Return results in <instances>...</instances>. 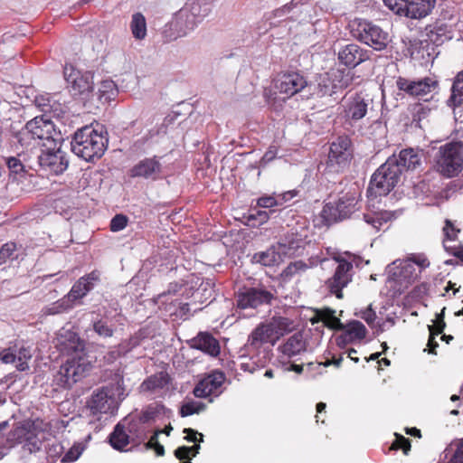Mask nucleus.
<instances>
[{"label":"nucleus","instance_id":"nucleus-1","mask_svg":"<svg viewBox=\"0 0 463 463\" xmlns=\"http://www.w3.org/2000/svg\"><path fill=\"white\" fill-rule=\"evenodd\" d=\"M289 325V319L282 317H273L268 323L260 324L248 337L245 354L241 355L244 360L241 362V369L254 373L264 367L270 354V349L267 345H274L288 330Z\"/></svg>","mask_w":463,"mask_h":463},{"label":"nucleus","instance_id":"nucleus-2","mask_svg":"<svg viewBox=\"0 0 463 463\" xmlns=\"http://www.w3.org/2000/svg\"><path fill=\"white\" fill-rule=\"evenodd\" d=\"M211 11V5L204 0L186 3L165 25V37L173 41L188 35L209 15Z\"/></svg>","mask_w":463,"mask_h":463},{"label":"nucleus","instance_id":"nucleus-3","mask_svg":"<svg viewBox=\"0 0 463 463\" xmlns=\"http://www.w3.org/2000/svg\"><path fill=\"white\" fill-rule=\"evenodd\" d=\"M45 117H35L26 123L18 134V141L22 146H29L35 142L45 148L53 149L57 145H61V132L57 131L53 122Z\"/></svg>","mask_w":463,"mask_h":463},{"label":"nucleus","instance_id":"nucleus-4","mask_svg":"<svg viewBox=\"0 0 463 463\" xmlns=\"http://www.w3.org/2000/svg\"><path fill=\"white\" fill-rule=\"evenodd\" d=\"M108 138L91 126L78 129L71 139V152L87 162L100 158L107 148Z\"/></svg>","mask_w":463,"mask_h":463},{"label":"nucleus","instance_id":"nucleus-5","mask_svg":"<svg viewBox=\"0 0 463 463\" xmlns=\"http://www.w3.org/2000/svg\"><path fill=\"white\" fill-rule=\"evenodd\" d=\"M126 396L123 383L118 381L93 391L87 400V408L94 416L114 414Z\"/></svg>","mask_w":463,"mask_h":463},{"label":"nucleus","instance_id":"nucleus-6","mask_svg":"<svg viewBox=\"0 0 463 463\" xmlns=\"http://www.w3.org/2000/svg\"><path fill=\"white\" fill-rule=\"evenodd\" d=\"M353 80L350 71L345 69H332L327 72L319 74L314 82L308 85L313 95L318 98L331 97L339 90L346 89Z\"/></svg>","mask_w":463,"mask_h":463},{"label":"nucleus","instance_id":"nucleus-7","mask_svg":"<svg viewBox=\"0 0 463 463\" xmlns=\"http://www.w3.org/2000/svg\"><path fill=\"white\" fill-rule=\"evenodd\" d=\"M22 445V449L30 454L41 450L43 440L38 437L35 428L30 422H24L12 430L5 439V443L0 446V459L4 458L8 450L16 446Z\"/></svg>","mask_w":463,"mask_h":463},{"label":"nucleus","instance_id":"nucleus-8","mask_svg":"<svg viewBox=\"0 0 463 463\" xmlns=\"http://www.w3.org/2000/svg\"><path fill=\"white\" fill-rule=\"evenodd\" d=\"M394 159L388 158L373 175L367 194L369 196H382L388 194L399 183L401 170Z\"/></svg>","mask_w":463,"mask_h":463},{"label":"nucleus","instance_id":"nucleus-9","mask_svg":"<svg viewBox=\"0 0 463 463\" xmlns=\"http://www.w3.org/2000/svg\"><path fill=\"white\" fill-rule=\"evenodd\" d=\"M351 33L356 40L375 51L384 50L389 43L388 33L367 20L355 19L353 21Z\"/></svg>","mask_w":463,"mask_h":463},{"label":"nucleus","instance_id":"nucleus-10","mask_svg":"<svg viewBox=\"0 0 463 463\" xmlns=\"http://www.w3.org/2000/svg\"><path fill=\"white\" fill-rule=\"evenodd\" d=\"M332 259L337 263L335 272L326 280V286L331 294L337 298H343V288L348 286L353 279L354 256L348 252H334Z\"/></svg>","mask_w":463,"mask_h":463},{"label":"nucleus","instance_id":"nucleus-11","mask_svg":"<svg viewBox=\"0 0 463 463\" xmlns=\"http://www.w3.org/2000/svg\"><path fill=\"white\" fill-rule=\"evenodd\" d=\"M438 171L452 177L463 169V142H449L441 146L436 158Z\"/></svg>","mask_w":463,"mask_h":463},{"label":"nucleus","instance_id":"nucleus-12","mask_svg":"<svg viewBox=\"0 0 463 463\" xmlns=\"http://www.w3.org/2000/svg\"><path fill=\"white\" fill-rule=\"evenodd\" d=\"M353 158L352 141L347 136H340L329 145L326 159V169L329 172L340 173L348 167Z\"/></svg>","mask_w":463,"mask_h":463},{"label":"nucleus","instance_id":"nucleus-13","mask_svg":"<svg viewBox=\"0 0 463 463\" xmlns=\"http://www.w3.org/2000/svg\"><path fill=\"white\" fill-rule=\"evenodd\" d=\"M394 14L411 19H420L430 14L436 0H383Z\"/></svg>","mask_w":463,"mask_h":463},{"label":"nucleus","instance_id":"nucleus-14","mask_svg":"<svg viewBox=\"0 0 463 463\" xmlns=\"http://www.w3.org/2000/svg\"><path fill=\"white\" fill-rule=\"evenodd\" d=\"M86 361L87 359L83 356L69 358L61 365L55 375L57 384L64 388H71L84 376L89 369Z\"/></svg>","mask_w":463,"mask_h":463},{"label":"nucleus","instance_id":"nucleus-15","mask_svg":"<svg viewBox=\"0 0 463 463\" xmlns=\"http://www.w3.org/2000/svg\"><path fill=\"white\" fill-rule=\"evenodd\" d=\"M371 99L362 94L354 93L344 100L342 114L345 121L352 127L363 119L368 113Z\"/></svg>","mask_w":463,"mask_h":463},{"label":"nucleus","instance_id":"nucleus-16","mask_svg":"<svg viewBox=\"0 0 463 463\" xmlns=\"http://www.w3.org/2000/svg\"><path fill=\"white\" fill-rule=\"evenodd\" d=\"M57 145L53 149L45 148L38 156V163L42 170L54 175L62 174L69 165L66 153Z\"/></svg>","mask_w":463,"mask_h":463},{"label":"nucleus","instance_id":"nucleus-17","mask_svg":"<svg viewBox=\"0 0 463 463\" xmlns=\"http://www.w3.org/2000/svg\"><path fill=\"white\" fill-rule=\"evenodd\" d=\"M396 86L399 90L411 97L424 99L425 96L436 90L438 82L429 77L418 80L399 77L396 80Z\"/></svg>","mask_w":463,"mask_h":463},{"label":"nucleus","instance_id":"nucleus-18","mask_svg":"<svg viewBox=\"0 0 463 463\" xmlns=\"http://www.w3.org/2000/svg\"><path fill=\"white\" fill-rule=\"evenodd\" d=\"M273 298V293L264 288H248L238 293L237 307L241 309H255L269 304Z\"/></svg>","mask_w":463,"mask_h":463},{"label":"nucleus","instance_id":"nucleus-19","mask_svg":"<svg viewBox=\"0 0 463 463\" xmlns=\"http://www.w3.org/2000/svg\"><path fill=\"white\" fill-rule=\"evenodd\" d=\"M64 78L73 95H82L93 90V76L90 72L83 73L71 65H66Z\"/></svg>","mask_w":463,"mask_h":463},{"label":"nucleus","instance_id":"nucleus-20","mask_svg":"<svg viewBox=\"0 0 463 463\" xmlns=\"http://www.w3.org/2000/svg\"><path fill=\"white\" fill-rule=\"evenodd\" d=\"M32 356L31 348L23 343L14 344L0 351V362L6 364L15 363L16 369L21 372L29 369L28 361Z\"/></svg>","mask_w":463,"mask_h":463},{"label":"nucleus","instance_id":"nucleus-21","mask_svg":"<svg viewBox=\"0 0 463 463\" xmlns=\"http://www.w3.org/2000/svg\"><path fill=\"white\" fill-rule=\"evenodd\" d=\"M100 281V272L97 269L80 277L65 295L75 307Z\"/></svg>","mask_w":463,"mask_h":463},{"label":"nucleus","instance_id":"nucleus-22","mask_svg":"<svg viewBox=\"0 0 463 463\" xmlns=\"http://www.w3.org/2000/svg\"><path fill=\"white\" fill-rule=\"evenodd\" d=\"M100 281V272L97 269L80 277L65 295L75 307Z\"/></svg>","mask_w":463,"mask_h":463},{"label":"nucleus","instance_id":"nucleus-23","mask_svg":"<svg viewBox=\"0 0 463 463\" xmlns=\"http://www.w3.org/2000/svg\"><path fill=\"white\" fill-rule=\"evenodd\" d=\"M56 347L63 354L71 357L82 356L84 342L80 340L78 334L68 328H61L56 337Z\"/></svg>","mask_w":463,"mask_h":463},{"label":"nucleus","instance_id":"nucleus-24","mask_svg":"<svg viewBox=\"0 0 463 463\" xmlns=\"http://www.w3.org/2000/svg\"><path fill=\"white\" fill-rule=\"evenodd\" d=\"M306 78L297 71L287 72L280 75L275 83V89L280 94H285L287 98L301 91L305 87H307Z\"/></svg>","mask_w":463,"mask_h":463},{"label":"nucleus","instance_id":"nucleus-25","mask_svg":"<svg viewBox=\"0 0 463 463\" xmlns=\"http://www.w3.org/2000/svg\"><path fill=\"white\" fill-rule=\"evenodd\" d=\"M225 375L219 371H213L203 377L194 387V394L198 398H206L210 395L218 396L222 393V386Z\"/></svg>","mask_w":463,"mask_h":463},{"label":"nucleus","instance_id":"nucleus-26","mask_svg":"<svg viewBox=\"0 0 463 463\" xmlns=\"http://www.w3.org/2000/svg\"><path fill=\"white\" fill-rule=\"evenodd\" d=\"M163 166L160 157L154 156L146 157L137 163L129 171L131 177L144 178L149 180H158L162 175Z\"/></svg>","mask_w":463,"mask_h":463},{"label":"nucleus","instance_id":"nucleus-27","mask_svg":"<svg viewBox=\"0 0 463 463\" xmlns=\"http://www.w3.org/2000/svg\"><path fill=\"white\" fill-rule=\"evenodd\" d=\"M388 276L391 279L398 282L411 283L420 276L415 262L409 260H395L387 267Z\"/></svg>","mask_w":463,"mask_h":463},{"label":"nucleus","instance_id":"nucleus-28","mask_svg":"<svg viewBox=\"0 0 463 463\" xmlns=\"http://www.w3.org/2000/svg\"><path fill=\"white\" fill-rule=\"evenodd\" d=\"M337 57L342 64L354 68L370 59V52L355 43H349L339 50Z\"/></svg>","mask_w":463,"mask_h":463},{"label":"nucleus","instance_id":"nucleus-29","mask_svg":"<svg viewBox=\"0 0 463 463\" xmlns=\"http://www.w3.org/2000/svg\"><path fill=\"white\" fill-rule=\"evenodd\" d=\"M181 288L177 283L169 284L167 291H165L155 298V302L161 307V306L165 305L164 307L166 312H169L171 315L176 313V306L180 308L181 316L186 315L189 311V304L188 303H181L178 302L177 299H172L171 297L175 296Z\"/></svg>","mask_w":463,"mask_h":463},{"label":"nucleus","instance_id":"nucleus-30","mask_svg":"<svg viewBox=\"0 0 463 463\" xmlns=\"http://www.w3.org/2000/svg\"><path fill=\"white\" fill-rule=\"evenodd\" d=\"M279 349L282 353L279 363L286 365L288 364L286 360H290L306 352L307 344L303 335L297 333L289 336Z\"/></svg>","mask_w":463,"mask_h":463},{"label":"nucleus","instance_id":"nucleus-31","mask_svg":"<svg viewBox=\"0 0 463 463\" xmlns=\"http://www.w3.org/2000/svg\"><path fill=\"white\" fill-rule=\"evenodd\" d=\"M422 156L423 152L421 150L409 147L401 150L398 156L393 155L389 158L394 159L395 165L400 168L401 174H402L405 170H413L419 166L421 164Z\"/></svg>","mask_w":463,"mask_h":463},{"label":"nucleus","instance_id":"nucleus-32","mask_svg":"<svg viewBox=\"0 0 463 463\" xmlns=\"http://www.w3.org/2000/svg\"><path fill=\"white\" fill-rule=\"evenodd\" d=\"M191 348H194L213 357L219 355L221 347L218 340L210 333L200 332L195 337L188 341Z\"/></svg>","mask_w":463,"mask_h":463},{"label":"nucleus","instance_id":"nucleus-33","mask_svg":"<svg viewBox=\"0 0 463 463\" xmlns=\"http://www.w3.org/2000/svg\"><path fill=\"white\" fill-rule=\"evenodd\" d=\"M110 446L118 451H129L132 448V439L123 420L119 421L109 436Z\"/></svg>","mask_w":463,"mask_h":463},{"label":"nucleus","instance_id":"nucleus-34","mask_svg":"<svg viewBox=\"0 0 463 463\" xmlns=\"http://www.w3.org/2000/svg\"><path fill=\"white\" fill-rule=\"evenodd\" d=\"M307 237V231L305 230L301 232H291L279 243L283 247L285 255H299L305 248Z\"/></svg>","mask_w":463,"mask_h":463},{"label":"nucleus","instance_id":"nucleus-35","mask_svg":"<svg viewBox=\"0 0 463 463\" xmlns=\"http://www.w3.org/2000/svg\"><path fill=\"white\" fill-rule=\"evenodd\" d=\"M283 250V247L278 242L277 244L270 246L266 250L256 252L252 256V261L263 266L270 267L278 265L282 261L283 256H285Z\"/></svg>","mask_w":463,"mask_h":463},{"label":"nucleus","instance_id":"nucleus-36","mask_svg":"<svg viewBox=\"0 0 463 463\" xmlns=\"http://www.w3.org/2000/svg\"><path fill=\"white\" fill-rule=\"evenodd\" d=\"M366 334L367 329L364 325L358 320H353L347 324L345 331L336 338V343L339 346H344L355 340L364 339Z\"/></svg>","mask_w":463,"mask_h":463},{"label":"nucleus","instance_id":"nucleus-37","mask_svg":"<svg viewBox=\"0 0 463 463\" xmlns=\"http://www.w3.org/2000/svg\"><path fill=\"white\" fill-rule=\"evenodd\" d=\"M125 426L129 433L132 439V447H137L141 444L147 437L148 429L147 426L140 420L126 418L123 420Z\"/></svg>","mask_w":463,"mask_h":463},{"label":"nucleus","instance_id":"nucleus-38","mask_svg":"<svg viewBox=\"0 0 463 463\" xmlns=\"http://www.w3.org/2000/svg\"><path fill=\"white\" fill-rule=\"evenodd\" d=\"M34 103L39 109L46 114H52L54 117H60L63 111L62 105L51 94H43L35 97Z\"/></svg>","mask_w":463,"mask_h":463},{"label":"nucleus","instance_id":"nucleus-39","mask_svg":"<svg viewBox=\"0 0 463 463\" xmlns=\"http://www.w3.org/2000/svg\"><path fill=\"white\" fill-rule=\"evenodd\" d=\"M335 203L344 219L348 218L358 210L359 200L356 193H346L339 197Z\"/></svg>","mask_w":463,"mask_h":463},{"label":"nucleus","instance_id":"nucleus-40","mask_svg":"<svg viewBox=\"0 0 463 463\" xmlns=\"http://www.w3.org/2000/svg\"><path fill=\"white\" fill-rule=\"evenodd\" d=\"M169 380L168 374L161 372L145 380L141 384V389L144 392H157L167 387Z\"/></svg>","mask_w":463,"mask_h":463},{"label":"nucleus","instance_id":"nucleus-41","mask_svg":"<svg viewBox=\"0 0 463 463\" xmlns=\"http://www.w3.org/2000/svg\"><path fill=\"white\" fill-rule=\"evenodd\" d=\"M93 331L100 337H111L116 330L112 318L106 314L103 317L92 322Z\"/></svg>","mask_w":463,"mask_h":463},{"label":"nucleus","instance_id":"nucleus-42","mask_svg":"<svg viewBox=\"0 0 463 463\" xmlns=\"http://www.w3.org/2000/svg\"><path fill=\"white\" fill-rule=\"evenodd\" d=\"M394 218V214L388 211L374 212L364 215V222L371 225L376 232L380 231L383 224Z\"/></svg>","mask_w":463,"mask_h":463},{"label":"nucleus","instance_id":"nucleus-43","mask_svg":"<svg viewBox=\"0 0 463 463\" xmlns=\"http://www.w3.org/2000/svg\"><path fill=\"white\" fill-rule=\"evenodd\" d=\"M448 104L453 108L463 107V71L459 72L454 80Z\"/></svg>","mask_w":463,"mask_h":463},{"label":"nucleus","instance_id":"nucleus-44","mask_svg":"<svg viewBox=\"0 0 463 463\" xmlns=\"http://www.w3.org/2000/svg\"><path fill=\"white\" fill-rule=\"evenodd\" d=\"M130 31L136 40H143L146 36V21L141 13L132 14L130 21Z\"/></svg>","mask_w":463,"mask_h":463},{"label":"nucleus","instance_id":"nucleus-45","mask_svg":"<svg viewBox=\"0 0 463 463\" xmlns=\"http://www.w3.org/2000/svg\"><path fill=\"white\" fill-rule=\"evenodd\" d=\"M452 38L453 31L446 23L437 22L433 26V29L430 31V39L435 43H442Z\"/></svg>","mask_w":463,"mask_h":463},{"label":"nucleus","instance_id":"nucleus-46","mask_svg":"<svg viewBox=\"0 0 463 463\" xmlns=\"http://www.w3.org/2000/svg\"><path fill=\"white\" fill-rule=\"evenodd\" d=\"M444 463H463V439L456 440L445 449Z\"/></svg>","mask_w":463,"mask_h":463},{"label":"nucleus","instance_id":"nucleus-47","mask_svg":"<svg viewBox=\"0 0 463 463\" xmlns=\"http://www.w3.org/2000/svg\"><path fill=\"white\" fill-rule=\"evenodd\" d=\"M74 306L71 304V300L66 296H63L61 298L57 301L50 304L43 309L44 315H57L67 312L73 308Z\"/></svg>","mask_w":463,"mask_h":463},{"label":"nucleus","instance_id":"nucleus-48","mask_svg":"<svg viewBox=\"0 0 463 463\" xmlns=\"http://www.w3.org/2000/svg\"><path fill=\"white\" fill-rule=\"evenodd\" d=\"M321 216L324 219V221L326 222V224H331L334 222H336L338 221L344 220L336 203H327L323 207Z\"/></svg>","mask_w":463,"mask_h":463},{"label":"nucleus","instance_id":"nucleus-49","mask_svg":"<svg viewBox=\"0 0 463 463\" xmlns=\"http://www.w3.org/2000/svg\"><path fill=\"white\" fill-rule=\"evenodd\" d=\"M117 92L116 84L110 80H102L98 89L99 99L105 102L113 99Z\"/></svg>","mask_w":463,"mask_h":463},{"label":"nucleus","instance_id":"nucleus-50","mask_svg":"<svg viewBox=\"0 0 463 463\" xmlns=\"http://www.w3.org/2000/svg\"><path fill=\"white\" fill-rule=\"evenodd\" d=\"M165 410V407L161 404H151L148 405L139 415L137 418L146 425L156 419L158 414H160Z\"/></svg>","mask_w":463,"mask_h":463},{"label":"nucleus","instance_id":"nucleus-51","mask_svg":"<svg viewBox=\"0 0 463 463\" xmlns=\"http://www.w3.org/2000/svg\"><path fill=\"white\" fill-rule=\"evenodd\" d=\"M205 404L202 402L197 401H187L183 403L180 409V414L182 417H187L193 414H198L204 411Z\"/></svg>","mask_w":463,"mask_h":463},{"label":"nucleus","instance_id":"nucleus-52","mask_svg":"<svg viewBox=\"0 0 463 463\" xmlns=\"http://www.w3.org/2000/svg\"><path fill=\"white\" fill-rule=\"evenodd\" d=\"M17 246L14 242L9 241L0 248V266L16 259Z\"/></svg>","mask_w":463,"mask_h":463},{"label":"nucleus","instance_id":"nucleus-53","mask_svg":"<svg viewBox=\"0 0 463 463\" xmlns=\"http://www.w3.org/2000/svg\"><path fill=\"white\" fill-rule=\"evenodd\" d=\"M444 310L443 308L441 310L440 314L437 315V318L435 321V325L429 326L430 335V337L429 339V345H431L434 340V335H438L441 334L446 326V324L444 322Z\"/></svg>","mask_w":463,"mask_h":463},{"label":"nucleus","instance_id":"nucleus-54","mask_svg":"<svg viewBox=\"0 0 463 463\" xmlns=\"http://www.w3.org/2000/svg\"><path fill=\"white\" fill-rule=\"evenodd\" d=\"M308 266L302 260H297L289 263L282 272V276L288 279L294 277L297 274L304 272L307 269Z\"/></svg>","mask_w":463,"mask_h":463},{"label":"nucleus","instance_id":"nucleus-55","mask_svg":"<svg viewBox=\"0 0 463 463\" xmlns=\"http://www.w3.org/2000/svg\"><path fill=\"white\" fill-rule=\"evenodd\" d=\"M323 320L326 326L336 329V330H342L344 329V325L340 321L338 317H335V311L332 309H326L324 311L323 314Z\"/></svg>","mask_w":463,"mask_h":463},{"label":"nucleus","instance_id":"nucleus-56","mask_svg":"<svg viewBox=\"0 0 463 463\" xmlns=\"http://www.w3.org/2000/svg\"><path fill=\"white\" fill-rule=\"evenodd\" d=\"M6 165L9 169L10 175H14V178L22 176L24 173V166L21 160L14 156H11L6 159Z\"/></svg>","mask_w":463,"mask_h":463},{"label":"nucleus","instance_id":"nucleus-57","mask_svg":"<svg viewBox=\"0 0 463 463\" xmlns=\"http://www.w3.org/2000/svg\"><path fill=\"white\" fill-rule=\"evenodd\" d=\"M329 366V363L325 362H311L307 364V371L311 378H316L322 375L326 368Z\"/></svg>","mask_w":463,"mask_h":463},{"label":"nucleus","instance_id":"nucleus-58","mask_svg":"<svg viewBox=\"0 0 463 463\" xmlns=\"http://www.w3.org/2000/svg\"><path fill=\"white\" fill-rule=\"evenodd\" d=\"M200 445L194 444L192 447L181 446L175 450V456L180 460L188 458L190 454L196 456L199 453Z\"/></svg>","mask_w":463,"mask_h":463},{"label":"nucleus","instance_id":"nucleus-59","mask_svg":"<svg viewBox=\"0 0 463 463\" xmlns=\"http://www.w3.org/2000/svg\"><path fill=\"white\" fill-rule=\"evenodd\" d=\"M443 232L445 236V241H443L444 247L448 249L447 242L455 241L459 230L454 226L450 220H446Z\"/></svg>","mask_w":463,"mask_h":463},{"label":"nucleus","instance_id":"nucleus-60","mask_svg":"<svg viewBox=\"0 0 463 463\" xmlns=\"http://www.w3.org/2000/svg\"><path fill=\"white\" fill-rule=\"evenodd\" d=\"M83 452V447L80 444L73 445L62 457L61 462L71 463L76 461Z\"/></svg>","mask_w":463,"mask_h":463},{"label":"nucleus","instance_id":"nucleus-61","mask_svg":"<svg viewBox=\"0 0 463 463\" xmlns=\"http://www.w3.org/2000/svg\"><path fill=\"white\" fill-rule=\"evenodd\" d=\"M128 222V218L124 214H116L110 221V231L118 232L124 230Z\"/></svg>","mask_w":463,"mask_h":463},{"label":"nucleus","instance_id":"nucleus-62","mask_svg":"<svg viewBox=\"0 0 463 463\" xmlns=\"http://www.w3.org/2000/svg\"><path fill=\"white\" fill-rule=\"evenodd\" d=\"M141 338L137 335H134L129 339L123 341L118 346L119 347L121 353L126 355L128 353L131 352L134 348L140 345Z\"/></svg>","mask_w":463,"mask_h":463},{"label":"nucleus","instance_id":"nucleus-63","mask_svg":"<svg viewBox=\"0 0 463 463\" xmlns=\"http://www.w3.org/2000/svg\"><path fill=\"white\" fill-rule=\"evenodd\" d=\"M391 449L394 450L402 449L407 455L411 449V442L403 436L395 434V440L392 442Z\"/></svg>","mask_w":463,"mask_h":463},{"label":"nucleus","instance_id":"nucleus-64","mask_svg":"<svg viewBox=\"0 0 463 463\" xmlns=\"http://www.w3.org/2000/svg\"><path fill=\"white\" fill-rule=\"evenodd\" d=\"M257 205L261 208H272L282 205V202L277 196L265 195L258 199Z\"/></svg>","mask_w":463,"mask_h":463}]
</instances>
